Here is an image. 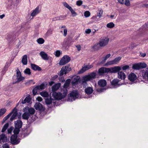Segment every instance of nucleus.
Returning a JSON list of instances; mask_svg holds the SVG:
<instances>
[{
	"mask_svg": "<svg viewBox=\"0 0 148 148\" xmlns=\"http://www.w3.org/2000/svg\"><path fill=\"white\" fill-rule=\"evenodd\" d=\"M70 82V79H67L63 87L61 88L60 92L53 93L52 96L55 99L60 100L66 97L68 91L67 88L69 86Z\"/></svg>",
	"mask_w": 148,
	"mask_h": 148,
	"instance_id": "f257e3e1",
	"label": "nucleus"
},
{
	"mask_svg": "<svg viewBox=\"0 0 148 148\" xmlns=\"http://www.w3.org/2000/svg\"><path fill=\"white\" fill-rule=\"evenodd\" d=\"M121 68L120 66H115L114 67L107 68L105 67H102L99 69V72L100 74L103 73H115L117 71L121 70Z\"/></svg>",
	"mask_w": 148,
	"mask_h": 148,
	"instance_id": "f03ea898",
	"label": "nucleus"
},
{
	"mask_svg": "<svg viewBox=\"0 0 148 148\" xmlns=\"http://www.w3.org/2000/svg\"><path fill=\"white\" fill-rule=\"evenodd\" d=\"M96 73L93 72L89 75L84 77L82 79V84L84 87H85L87 85L86 82L89 81L93 79L96 77Z\"/></svg>",
	"mask_w": 148,
	"mask_h": 148,
	"instance_id": "7ed1b4c3",
	"label": "nucleus"
},
{
	"mask_svg": "<svg viewBox=\"0 0 148 148\" xmlns=\"http://www.w3.org/2000/svg\"><path fill=\"white\" fill-rule=\"evenodd\" d=\"M79 97V94L77 91L73 90L69 95L68 100L72 101L75 100Z\"/></svg>",
	"mask_w": 148,
	"mask_h": 148,
	"instance_id": "20e7f679",
	"label": "nucleus"
},
{
	"mask_svg": "<svg viewBox=\"0 0 148 148\" xmlns=\"http://www.w3.org/2000/svg\"><path fill=\"white\" fill-rule=\"evenodd\" d=\"M109 39L108 37H103L101 38L99 40V45L101 47H104L108 43Z\"/></svg>",
	"mask_w": 148,
	"mask_h": 148,
	"instance_id": "39448f33",
	"label": "nucleus"
},
{
	"mask_svg": "<svg viewBox=\"0 0 148 148\" xmlns=\"http://www.w3.org/2000/svg\"><path fill=\"white\" fill-rule=\"evenodd\" d=\"M121 59V58L120 57L116 58L114 60L108 62L105 64V66H107L109 65L117 64L119 62Z\"/></svg>",
	"mask_w": 148,
	"mask_h": 148,
	"instance_id": "423d86ee",
	"label": "nucleus"
},
{
	"mask_svg": "<svg viewBox=\"0 0 148 148\" xmlns=\"http://www.w3.org/2000/svg\"><path fill=\"white\" fill-rule=\"evenodd\" d=\"M70 60V57L66 55L64 56L61 59L59 62V64L60 65H63L68 63Z\"/></svg>",
	"mask_w": 148,
	"mask_h": 148,
	"instance_id": "0eeeda50",
	"label": "nucleus"
},
{
	"mask_svg": "<svg viewBox=\"0 0 148 148\" xmlns=\"http://www.w3.org/2000/svg\"><path fill=\"white\" fill-rule=\"evenodd\" d=\"M69 66H67L63 67L61 69L60 73V76H62L64 74H66L71 70V68Z\"/></svg>",
	"mask_w": 148,
	"mask_h": 148,
	"instance_id": "6e6552de",
	"label": "nucleus"
},
{
	"mask_svg": "<svg viewBox=\"0 0 148 148\" xmlns=\"http://www.w3.org/2000/svg\"><path fill=\"white\" fill-rule=\"evenodd\" d=\"M40 11V8L39 6H38L32 11L31 15L33 17L35 16L36 15L39 13Z\"/></svg>",
	"mask_w": 148,
	"mask_h": 148,
	"instance_id": "1a4fd4ad",
	"label": "nucleus"
},
{
	"mask_svg": "<svg viewBox=\"0 0 148 148\" xmlns=\"http://www.w3.org/2000/svg\"><path fill=\"white\" fill-rule=\"evenodd\" d=\"M11 143L13 144H17L20 142V140L17 138V135H12L10 138Z\"/></svg>",
	"mask_w": 148,
	"mask_h": 148,
	"instance_id": "9d476101",
	"label": "nucleus"
},
{
	"mask_svg": "<svg viewBox=\"0 0 148 148\" xmlns=\"http://www.w3.org/2000/svg\"><path fill=\"white\" fill-rule=\"evenodd\" d=\"M24 111H27L30 114H34L35 110L33 108H29L28 107L25 108L23 109Z\"/></svg>",
	"mask_w": 148,
	"mask_h": 148,
	"instance_id": "9b49d317",
	"label": "nucleus"
},
{
	"mask_svg": "<svg viewBox=\"0 0 148 148\" xmlns=\"http://www.w3.org/2000/svg\"><path fill=\"white\" fill-rule=\"evenodd\" d=\"M80 79L79 76L73 77L72 79V83L73 85H75L78 84Z\"/></svg>",
	"mask_w": 148,
	"mask_h": 148,
	"instance_id": "f8f14e48",
	"label": "nucleus"
},
{
	"mask_svg": "<svg viewBox=\"0 0 148 148\" xmlns=\"http://www.w3.org/2000/svg\"><path fill=\"white\" fill-rule=\"evenodd\" d=\"M31 98L29 95H28L24 99H22L21 103L22 104H25V103H30L31 102Z\"/></svg>",
	"mask_w": 148,
	"mask_h": 148,
	"instance_id": "ddd939ff",
	"label": "nucleus"
},
{
	"mask_svg": "<svg viewBox=\"0 0 148 148\" xmlns=\"http://www.w3.org/2000/svg\"><path fill=\"white\" fill-rule=\"evenodd\" d=\"M136 75L134 73H131L128 76V79L131 82H134L136 79Z\"/></svg>",
	"mask_w": 148,
	"mask_h": 148,
	"instance_id": "4468645a",
	"label": "nucleus"
},
{
	"mask_svg": "<svg viewBox=\"0 0 148 148\" xmlns=\"http://www.w3.org/2000/svg\"><path fill=\"white\" fill-rule=\"evenodd\" d=\"M39 55L43 60H47L49 59L47 54L45 52L43 51L40 52Z\"/></svg>",
	"mask_w": 148,
	"mask_h": 148,
	"instance_id": "2eb2a0df",
	"label": "nucleus"
},
{
	"mask_svg": "<svg viewBox=\"0 0 148 148\" xmlns=\"http://www.w3.org/2000/svg\"><path fill=\"white\" fill-rule=\"evenodd\" d=\"M118 77L121 79H124L125 78V74L123 72L118 71ZM118 72V71L117 72Z\"/></svg>",
	"mask_w": 148,
	"mask_h": 148,
	"instance_id": "dca6fc26",
	"label": "nucleus"
},
{
	"mask_svg": "<svg viewBox=\"0 0 148 148\" xmlns=\"http://www.w3.org/2000/svg\"><path fill=\"white\" fill-rule=\"evenodd\" d=\"M14 124L15 125V128H18L20 129L22 127V122L20 120H17L15 122Z\"/></svg>",
	"mask_w": 148,
	"mask_h": 148,
	"instance_id": "f3484780",
	"label": "nucleus"
},
{
	"mask_svg": "<svg viewBox=\"0 0 148 148\" xmlns=\"http://www.w3.org/2000/svg\"><path fill=\"white\" fill-rule=\"evenodd\" d=\"M84 91L86 94L89 95L93 92V89L92 87H88L85 89Z\"/></svg>",
	"mask_w": 148,
	"mask_h": 148,
	"instance_id": "a211bd4d",
	"label": "nucleus"
},
{
	"mask_svg": "<svg viewBox=\"0 0 148 148\" xmlns=\"http://www.w3.org/2000/svg\"><path fill=\"white\" fill-rule=\"evenodd\" d=\"M61 86V84L58 83L55 84L53 86L52 88V90L53 92H55V91L57 90Z\"/></svg>",
	"mask_w": 148,
	"mask_h": 148,
	"instance_id": "6ab92c4d",
	"label": "nucleus"
},
{
	"mask_svg": "<svg viewBox=\"0 0 148 148\" xmlns=\"http://www.w3.org/2000/svg\"><path fill=\"white\" fill-rule=\"evenodd\" d=\"M111 84L114 87H116L119 86L122 84H120L119 83V81L117 79H114L111 82Z\"/></svg>",
	"mask_w": 148,
	"mask_h": 148,
	"instance_id": "aec40b11",
	"label": "nucleus"
},
{
	"mask_svg": "<svg viewBox=\"0 0 148 148\" xmlns=\"http://www.w3.org/2000/svg\"><path fill=\"white\" fill-rule=\"evenodd\" d=\"M36 110H42L43 108L42 105L39 103H36L34 106Z\"/></svg>",
	"mask_w": 148,
	"mask_h": 148,
	"instance_id": "412c9836",
	"label": "nucleus"
},
{
	"mask_svg": "<svg viewBox=\"0 0 148 148\" xmlns=\"http://www.w3.org/2000/svg\"><path fill=\"white\" fill-rule=\"evenodd\" d=\"M12 111H13V112H12V114H13L10 118L11 121H12L16 117V116L17 114V111L15 108L13 109L12 112Z\"/></svg>",
	"mask_w": 148,
	"mask_h": 148,
	"instance_id": "4be33fe9",
	"label": "nucleus"
},
{
	"mask_svg": "<svg viewBox=\"0 0 148 148\" xmlns=\"http://www.w3.org/2000/svg\"><path fill=\"white\" fill-rule=\"evenodd\" d=\"M31 66L32 68L34 71H40L41 70V69L40 67L34 64H31Z\"/></svg>",
	"mask_w": 148,
	"mask_h": 148,
	"instance_id": "5701e85b",
	"label": "nucleus"
},
{
	"mask_svg": "<svg viewBox=\"0 0 148 148\" xmlns=\"http://www.w3.org/2000/svg\"><path fill=\"white\" fill-rule=\"evenodd\" d=\"M22 62L23 65H26L27 63V56L26 55L23 56L22 59Z\"/></svg>",
	"mask_w": 148,
	"mask_h": 148,
	"instance_id": "b1692460",
	"label": "nucleus"
},
{
	"mask_svg": "<svg viewBox=\"0 0 148 148\" xmlns=\"http://www.w3.org/2000/svg\"><path fill=\"white\" fill-rule=\"evenodd\" d=\"M106 81L104 79H101L98 82V84L101 86L103 87L106 85Z\"/></svg>",
	"mask_w": 148,
	"mask_h": 148,
	"instance_id": "393cba45",
	"label": "nucleus"
},
{
	"mask_svg": "<svg viewBox=\"0 0 148 148\" xmlns=\"http://www.w3.org/2000/svg\"><path fill=\"white\" fill-rule=\"evenodd\" d=\"M6 140L7 137L4 134H2L0 135V141L4 143L5 142Z\"/></svg>",
	"mask_w": 148,
	"mask_h": 148,
	"instance_id": "a878e982",
	"label": "nucleus"
},
{
	"mask_svg": "<svg viewBox=\"0 0 148 148\" xmlns=\"http://www.w3.org/2000/svg\"><path fill=\"white\" fill-rule=\"evenodd\" d=\"M25 112L22 116L23 119H25L27 120L30 116L29 114L27 111H24Z\"/></svg>",
	"mask_w": 148,
	"mask_h": 148,
	"instance_id": "bb28decb",
	"label": "nucleus"
},
{
	"mask_svg": "<svg viewBox=\"0 0 148 148\" xmlns=\"http://www.w3.org/2000/svg\"><path fill=\"white\" fill-rule=\"evenodd\" d=\"M40 95L43 97H47L49 96V94L46 91H42L40 93Z\"/></svg>",
	"mask_w": 148,
	"mask_h": 148,
	"instance_id": "cd10ccee",
	"label": "nucleus"
},
{
	"mask_svg": "<svg viewBox=\"0 0 148 148\" xmlns=\"http://www.w3.org/2000/svg\"><path fill=\"white\" fill-rule=\"evenodd\" d=\"M132 68L135 69H139L140 67L139 63L134 64L132 66Z\"/></svg>",
	"mask_w": 148,
	"mask_h": 148,
	"instance_id": "c85d7f7f",
	"label": "nucleus"
},
{
	"mask_svg": "<svg viewBox=\"0 0 148 148\" xmlns=\"http://www.w3.org/2000/svg\"><path fill=\"white\" fill-rule=\"evenodd\" d=\"M8 126L9 123H7L5 124L1 130V132H4L7 129L8 127Z\"/></svg>",
	"mask_w": 148,
	"mask_h": 148,
	"instance_id": "c756f323",
	"label": "nucleus"
},
{
	"mask_svg": "<svg viewBox=\"0 0 148 148\" xmlns=\"http://www.w3.org/2000/svg\"><path fill=\"white\" fill-rule=\"evenodd\" d=\"M107 27L111 28L114 26V24L113 22H110L108 23L106 25Z\"/></svg>",
	"mask_w": 148,
	"mask_h": 148,
	"instance_id": "7c9ffc66",
	"label": "nucleus"
},
{
	"mask_svg": "<svg viewBox=\"0 0 148 148\" xmlns=\"http://www.w3.org/2000/svg\"><path fill=\"white\" fill-rule=\"evenodd\" d=\"M16 78L17 79L16 82H18L24 80L25 79V77L21 76V75L20 76L17 77Z\"/></svg>",
	"mask_w": 148,
	"mask_h": 148,
	"instance_id": "2f4dec72",
	"label": "nucleus"
},
{
	"mask_svg": "<svg viewBox=\"0 0 148 148\" xmlns=\"http://www.w3.org/2000/svg\"><path fill=\"white\" fill-rule=\"evenodd\" d=\"M37 42L38 43L42 44L44 43L45 40L42 38H40L37 40Z\"/></svg>",
	"mask_w": 148,
	"mask_h": 148,
	"instance_id": "473e14b6",
	"label": "nucleus"
},
{
	"mask_svg": "<svg viewBox=\"0 0 148 148\" xmlns=\"http://www.w3.org/2000/svg\"><path fill=\"white\" fill-rule=\"evenodd\" d=\"M45 102L47 105H49L52 102V99L50 98H47L45 99Z\"/></svg>",
	"mask_w": 148,
	"mask_h": 148,
	"instance_id": "72a5a7b5",
	"label": "nucleus"
},
{
	"mask_svg": "<svg viewBox=\"0 0 148 148\" xmlns=\"http://www.w3.org/2000/svg\"><path fill=\"white\" fill-rule=\"evenodd\" d=\"M24 73L25 74L30 75L31 74L30 70L29 68H27L24 71Z\"/></svg>",
	"mask_w": 148,
	"mask_h": 148,
	"instance_id": "f704fd0d",
	"label": "nucleus"
},
{
	"mask_svg": "<svg viewBox=\"0 0 148 148\" xmlns=\"http://www.w3.org/2000/svg\"><path fill=\"white\" fill-rule=\"evenodd\" d=\"M103 12V10L101 9H99L98 12L97 13V16L99 17V18L100 17L102 16Z\"/></svg>",
	"mask_w": 148,
	"mask_h": 148,
	"instance_id": "c9c22d12",
	"label": "nucleus"
},
{
	"mask_svg": "<svg viewBox=\"0 0 148 148\" xmlns=\"http://www.w3.org/2000/svg\"><path fill=\"white\" fill-rule=\"evenodd\" d=\"M69 10L70 11L73 16L74 17L77 15L76 13L73 10L72 8Z\"/></svg>",
	"mask_w": 148,
	"mask_h": 148,
	"instance_id": "e433bc0d",
	"label": "nucleus"
},
{
	"mask_svg": "<svg viewBox=\"0 0 148 148\" xmlns=\"http://www.w3.org/2000/svg\"><path fill=\"white\" fill-rule=\"evenodd\" d=\"M87 70L86 69L85 66L84 65V66L82 68V69L79 70L78 72V74H80L81 73H84V72Z\"/></svg>",
	"mask_w": 148,
	"mask_h": 148,
	"instance_id": "4c0bfd02",
	"label": "nucleus"
},
{
	"mask_svg": "<svg viewBox=\"0 0 148 148\" xmlns=\"http://www.w3.org/2000/svg\"><path fill=\"white\" fill-rule=\"evenodd\" d=\"M39 90L38 87L36 86L32 90L33 93L34 95H35L37 92L38 90Z\"/></svg>",
	"mask_w": 148,
	"mask_h": 148,
	"instance_id": "58836bf2",
	"label": "nucleus"
},
{
	"mask_svg": "<svg viewBox=\"0 0 148 148\" xmlns=\"http://www.w3.org/2000/svg\"><path fill=\"white\" fill-rule=\"evenodd\" d=\"M99 43L96 44L92 47V48L95 50H98L99 48Z\"/></svg>",
	"mask_w": 148,
	"mask_h": 148,
	"instance_id": "ea45409f",
	"label": "nucleus"
},
{
	"mask_svg": "<svg viewBox=\"0 0 148 148\" xmlns=\"http://www.w3.org/2000/svg\"><path fill=\"white\" fill-rule=\"evenodd\" d=\"M140 65V68H145L147 66L146 64L144 63H139Z\"/></svg>",
	"mask_w": 148,
	"mask_h": 148,
	"instance_id": "a19ab883",
	"label": "nucleus"
},
{
	"mask_svg": "<svg viewBox=\"0 0 148 148\" xmlns=\"http://www.w3.org/2000/svg\"><path fill=\"white\" fill-rule=\"evenodd\" d=\"M6 111V110L5 108L0 109V117Z\"/></svg>",
	"mask_w": 148,
	"mask_h": 148,
	"instance_id": "79ce46f5",
	"label": "nucleus"
},
{
	"mask_svg": "<svg viewBox=\"0 0 148 148\" xmlns=\"http://www.w3.org/2000/svg\"><path fill=\"white\" fill-rule=\"evenodd\" d=\"M111 56V55L110 54H108L107 55L104 57L103 58V60L102 61V63L104 62L106 60L109 58Z\"/></svg>",
	"mask_w": 148,
	"mask_h": 148,
	"instance_id": "37998d69",
	"label": "nucleus"
},
{
	"mask_svg": "<svg viewBox=\"0 0 148 148\" xmlns=\"http://www.w3.org/2000/svg\"><path fill=\"white\" fill-rule=\"evenodd\" d=\"M19 129L20 128H15L13 131L14 134V135H17L18 134L19 132Z\"/></svg>",
	"mask_w": 148,
	"mask_h": 148,
	"instance_id": "c03bdc74",
	"label": "nucleus"
},
{
	"mask_svg": "<svg viewBox=\"0 0 148 148\" xmlns=\"http://www.w3.org/2000/svg\"><path fill=\"white\" fill-rule=\"evenodd\" d=\"M64 5L66 8L69 10L71 7L66 2H64L63 3Z\"/></svg>",
	"mask_w": 148,
	"mask_h": 148,
	"instance_id": "a18cd8bd",
	"label": "nucleus"
},
{
	"mask_svg": "<svg viewBox=\"0 0 148 148\" xmlns=\"http://www.w3.org/2000/svg\"><path fill=\"white\" fill-rule=\"evenodd\" d=\"M37 86L38 87L39 90H43L45 88V85L44 84H42L39 86Z\"/></svg>",
	"mask_w": 148,
	"mask_h": 148,
	"instance_id": "49530a36",
	"label": "nucleus"
},
{
	"mask_svg": "<svg viewBox=\"0 0 148 148\" xmlns=\"http://www.w3.org/2000/svg\"><path fill=\"white\" fill-rule=\"evenodd\" d=\"M13 112V111L11 112L9 114H8L7 116H5L4 118V121L7 120L11 116V115L12 114V112Z\"/></svg>",
	"mask_w": 148,
	"mask_h": 148,
	"instance_id": "de8ad7c7",
	"label": "nucleus"
},
{
	"mask_svg": "<svg viewBox=\"0 0 148 148\" xmlns=\"http://www.w3.org/2000/svg\"><path fill=\"white\" fill-rule=\"evenodd\" d=\"M90 13L88 11H86L84 13V16L86 17H88L90 16Z\"/></svg>",
	"mask_w": 148,
	"mask_h": 148,
	"instance_id": "09e8293b",
	"label": "nucleus"
},
{
	"mask_svg": "<svg viewBox=\"0 0 148 148\" xmlns=\"http://www.w3.org/2000/svg\"><path fill=\"white\" fill-rule=\"evenodd\" d=\"M61 54V52L59 50H57L55 52V56L57 57H59L60 55Z\"/></svg>",
	"mask_w": 148,
	"mask_h": 148,
	"instance_id": "8fccbe9b",
	"label": "nucleus"
},
{
	"mask_svg": "<svg viewBox=\"0 0 148 148\" xmlns=\"http://www.w3.org/2000/svg\"><path fill=\"white\" fill-rule=\"evenodd\" d=\"M16 77L21 75V73L18 69H17L16 70Z\"/></svg>",
	"mask_w": 148,
	"mask_h": 148,
	"instance_id": "3c124183",
	"label": "nucleus"
},
{
	"mask_svg": "<svg viewBox=\"0 0 148 148\" xmlns=\"http://www.w3.org/2000/svg\"><path fill=\"white\" fill-rule=\"evenodd\" d=\"M58 20H62L64 19L66 17L65 16H58Z\"/></svg>",
	"mask_w": 148,
	"mask_h": 148,
	"instance_id": "603ef678",
	"label": "nucleus"
},
{
	"mask_svg": "<svg viewBox=\"0 0 148 148\" xmlns=\"http://www.w3.org/2000/svg\"><path fill=\"white\" fill-rule=\"evenodd\" d=\"M63 30V35L64 36H66L67 34V29L66 28H64Z\"/></svg>",
	"mask_w": 148,
	"mask_h": 148,
	"instance_id": "864d4df0",
	"label": "nucleus"
},
{
	"mask_svg": "<svg viewBox=\"0 0 148 148\" xmlns=\"http://www.w3.org/2000/svg\"><path fill=\"white\" fill-rule=\"evenodd\" d=\"M129 66L128 65H125L122 67V69L123 70H126V69H129Z\"/></svg>",
	"mask_w": 148,
	"mask_h": 148,
	"instance_id": "5fc2aeb1",
	"label": "nucleus"
},
{
	"mask_svg": "<svg viewBox=\"0 0 148 148\" xmlns=\"http://www.w3.org/2000/svg\"><path fill=\"white\" fill-rule=\"evenodd\" d=\"M82 1L79 0L76 2V4L78 6H80L82 4Z\"/></svg>",
	"mask_w": 148,
	"mask_h": 148,
	"instance_id": "6e6d98bb",
	"label": "nucleus"
},
{
	"mask_svg": "<svg viewBox=\"0 0 148 148\" xmlns=\"http://www.w3.org/2000/svg\"><path fill=\"white\" fill-rule=\"evenodd\" d=\"M86 68V69L87 70H88L89 69L92 68V67L93 66L92 65H84Z\"/></svg>",
	"mask_w": 148,
	"mask_h": 148,
	"instance_id": "4d7b16f0",
	"label": "nucleus"
},
{
	"mask_svg": "<svg viewBox=\"0 0 148 148\" xmlns=\"http://www.w3.org/2000/svg\"><path fill=\"white\" fill-rule=\"evenodd\" d=\"M2 148H9V146L8 144L5 143L2 145Z\"/></svg>",
	"mask_w": 148,
	"mask_h": 148,
	"instance_id": "13d9d810",
	"label": "nucleus"
},
{
	"mask_svg": "<svg viewBox=\"0 0 148 148\" xmlns=\"http://www.w3.org/2000/svg\"><path fill=\"white\" fill-rule=\"evenodd\" d=\"M125 4L127 6H129L130 5L129 0H126L125 2Z\"/></svg>",
	"mask_w": 148,
	"mask_h": 148,
	"instance_id": "bf43d9fd",
	"label": "nucleus"
},
{
	"mask_svg": "<svg viewBox=\"0 0 148 148\" xmlns=\"http://www.w3.org/2000/svg\"><path fill=\"white\" fill-rule=\"evenodd\" d=\"M13 127H11L10 128L8 129V134H11L13 130Z\"/></svg>",
	"mask_w": 148,
	"mask_h": 148,
	"instance_id": "052dcab7",
	"label": "nucleus"
},
{
	"mask_svg": "<svg viewBox=\"0 0 148 148\" xmlns=\"http://www.w3.org/2000/svg\"><path fill=\"white\" fill-rule=\"evenodd\" d=\"M76 47L77 48V50L79 51L81 49V47L80 45H78L76 46Z\"/></svg>",
	"mask_w": 148,
	"mask_h": 148,
	"instance_id": "680f3d73",
	"label": "nucleus"
},
{
	"mask_svg": "<svg viewBox=\"0 0 148 148\" xmlns=\"http://www.w3.org/2000/svg\"><path fill=\"white\" fill-rule=\"evenodd\" d=\"M36 99L38 101H39V102H41L42 100V98L41 97H38L36 98Z\"/></svg>",
	"mask_w": 148,
	"mask_h": 148,
	"instance_id": "e2e57ef3",
	"label": "nucleus"
},
{
	"mask_svg": "<svg viewBox=\"0 0 148 148\" xmlns=\"http://www.w3.org/2000/svg\"><path fill=\"white\" fill-rule=\"evenodd\" d=\"M91 32V30L90 29H87L85 31V33L87 34H89Z\"/></svg>",
	"mask_w": 148,
	"mask_h": 148,
	"instance_id": "0e129e2a",
	"label": "nucleus"
},
{
	"mask_svg": "<svg viewBox=\"0 0 148 148\" xmlns=\"http://www.w3.org/2000/svg\"><path fill=\"white\" fill-rule=\"evenodd\" d=\"M52 30L51 29H49L47 32V33L48 34H51L52 33Z\"/></svg>",
	"mask_w": 148,
	"mask_h": 148,
	"instance_id": "69168bd1",
	"label": "nucleus"
},
{
	"mask_svg": "<svg viewBox=\"0 0 148 148\" xmlns=\"http://www.w3.org/2000/svg\"><path fill=\"white\" fill-rule=\"evenodd\" d=\"M119 3L121 4H124V0H117Z\"/></svg>",
	"mask_w": 148,
	"mask_h": 148,
	"instance_id": "338daca9",
	"label": "nucleus"
},
{
	"mask_svg": "<svg viewBox=\"0 0 148 148\" xmlns=\"http://www.w3.org/2000/svg\"><path fill=\"white\" fill-rule=\"evenodd\" d=\"M58 77V76L57 75H55L52 77V78L53 80H54L57 78Z\"/></svg>",
	"mask_w": 148,
	"mask_h": 148,
	"instance_id": "774afa93",
	"label": "nucleus"
}]
</instances>
